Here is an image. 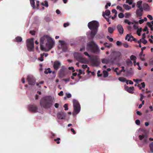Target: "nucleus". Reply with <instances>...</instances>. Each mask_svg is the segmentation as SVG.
Here are the masks:
<instances>
[{
    "label": "nucleus",
    "instance_id": "nucleus-37",
    "mask_svg": "<svg viewBox=\"0 0 153 153\" xmlns=\"http://www.w3.org/2000/svg\"><path fill=\"white\" fill-rule=\"evenodd\" d=\"M103 13L105 14V15L109 16L110 13V11L109 10H107L105 11V13Z\"/></svg>",
    "mask_w": 153,
    "mask_h": 153
},
{
    "label": "nucleus",
    "instance_id": "nucleus-1",
    "mask_svg": "<svg viewBox=\"0 0 153 153\" xmlns=\"http://www.w3.org/2000/svg\"><path fill=\"white\" fill-rule=\"evenodd\" d=\"M46 43V47L49 49V50L51 49L53 47L54 43L52 39L48 35H45L42 37L40 40V47L41 50L46 51L45 48L44 47L43 44Z\"/></svg>",
    "mask_w": 153,
    "mask_h": 153
},
{
    "label": "nucleus",
    "instance_id": "nucleus-9",
    "mask_svg": "<svg viewBox=\"0 0 153 153\" xmlns=\"http://www.w3.org/2000/svg\"><path fill=\"white\" fill-rule=\"evenodd\" d=\"M130 59L132 61H134V66L136 65H138V69L139 70H140L141 69V68L140 66L139 63V62H136V57L133 55H132L130 57Z\"/></svg>",
    "mask_w": 153,
    "mask_h": 153
},
{
    "label": "nucleus",
    "instance_id": "nucleus-29",
    "mask_svg": "<svg viewBox=\"0 0 153 153\" xmlns=\"http://www.w3.org/2000/svg\"><path fill=\"white\" fill-rule=\"evenodd\" d=\"M41 4L44 6H45L46 7H48V1H44V2H42L41 3Z\"/></svg>",
    "mask_w": 153,
    "mask_h": 153
},
{
    "label": "nucleus",
    "instance_id": "nucleus-45",
    "mask_svg": "<svg viewBox=\"0 0 153 153\" xmlns=\"http://www.w3.org/2000/svg\"><path fill=\"white\" fill-rule=\"evenodd\" d=\"M79 74H78L77 75H81L82 74H84L85 73L84 72L82 73V71L81 69H79L78 70Z\"/></svg>",
    "mask_w": 153,
    "mask_h": 153
},
{
    "label": "nucleus",
    "instance_id": "nucleus-42",
    "mask_svg": "<svg viewBox=\"0 0 153 153\" xmlns=\"http://www.w3.org/2000/svg\"><path fill=\"white\" fill-rule=\"evenodd\" d=\"M116 44L117 46H120L121 45H122V43L121 42H120L119 41H117L116 42Z\"/></svg>",
    "mask_w": 153,
    "mask_h": 153
},
{
    "label": "nucleus",
    "instance_id": "nucleus-62",
    "mask_svg": "<svg viewBox=\"0 0 153 153\" xmlns=\"http://www.w3.org/2000/svg\"><path fill=\"white\" fill-rule=\"evenodd\" d=\"M147 25L151 28L152 27V25L149 22H148L147 23Z\"/></svg>",
    "mask_w": 153,
    "mask_h": 153
},
{
    "label": "nucleus",
    "instance_id": "nucleus-59",
    "mask_svg": "<svg viewBox=\"0 0 153 153\" xmlns=\"http://www.w3.org/2000/svg\"><path fill=\"white\" fill-rule=\"evenodd\" d=\"M69 25V24L68 23H65L64 24H63V26L65 27H67V26H68Z\"/></svg>",
    "mask_w": 153,
    "mask_h": 153
},
{
    "label": "nucleus",
    "instance_id": "nucleus-35",
    "mask_svg": "<svg viewBox=\"0 0 153 153\" xmlns=\"http://www.w3.org/2000/svg\"><path fill=\"white\" fill-rule=\"evenodd\" d=\"M140 42L143 43L144 44H146L147 43V41L144 39H140Z\"/></svg>",
    "mask_w": 153,
    "mask_h": 153
},
{
    "label": "nucleus",
    "instance_id": "nucleus-17",
    "mask_svg": "<svg viewBox=\"0 0 153 153\" xmlns=\"http://www.w3.org/2000/svg\"><path fill=\"white\" fill-rule=\"evenodd\" d=\"M91 61L93 66H97L99 65V63L97 59H91Z\"/></svg>",
    "mask_w": 153,
    "mask_h": 153
},
{
    "label": "nucleus",
    "instance_id": "nucleus-40",
    "mask_svg": "<svg viewBox=\"0 0 153 153\" xmlns=\"http://www.w3.org/2000/svg\"><path fill=\"white\" fill-rule=\"evenodd\" d=\"M118 17L119 18H122L124 17V15L123 13H120L118 14Z\"/></svg>",
    "mask_w": 153,
    "mask_h": 153
},
{
    "label": "nucleus",
    "instance_id": "nucleus-23",
    "mask_svg": "<svg viewBox=\"0 0 153 153\" xmlns=\"http://www.w3.org/2000/svg\"><path fill=\"white\" fill-rule=\"evenodd\" d=\"M74 58H76L77 61H79L80 58L81 57V56L80 54L79 53H74Z\"/></svg>",
    "mask_w": 153,
    "mask_h": 153
},
{
    "label": "nucleus",
    "instance_id": "nucleus-64",
    "mask_svg": "<svg viewBox=\"0 0 153 153\" xmlns=\"http://www.w3.org/2000/svg\"><path fill=\"white\" fill-rule=\"evenodd\" d=\"M58 95L60 96H62L63 95V91H61L59 94Z\"/></svg>",
    "mask_w": 153,
    "mask_h": 153
},
{
    "label": "nucleus",
    "instance_id": "nucleus-14",
    "mask_svg": "<svg viewBox=\"0 0 153 153\" xmlns=\"http://www.w3.org/2000/svg\"><path fill=\"white\" fill-rule=\"evenodd\" d=\"M61 65L60 62L58 61H56L54 62L53 67L55 70H57L59 68Z\"/></svg>",
    "mask_w": 153,
    "mask_h": 153
},
{
    "label": "nucleus",
    "instance_id": "nucleus-11",
    "mask_svg": "<svg viewBox=\"0 0 153 153\" xmlns=\"http://www.w3.org/2000/svg\"><path fill=\"white\" fill-rule=\"evenodd\" d=\"M139 139L142 140L143 143H146L148 140V136L146 134H144L143 135H139Z\"/></svg>",
    "mask_w": 153,
    "mask_h": 153
},
{
    "label": "nucleus",
    "instance_id": "nucleus-47",
    "mask_svg": "<svg viewBox=\"0 0 153 153\" xmlns=\"http://www.w3.org/2000/svg\"><path fill=\"white\" fill-rule=\"evenodd\" d=\"M107 38L108 39V40L111 42H112L113 41V39L112 38H110L109 36H107Z\"/></svg>",
    "mask_w": 153,
    "mask_h": 153
},
{
    "label": "nucleus",
    "instance_id": "nucleus-39",
    "mask_svg": "<svg viewBox=\"0 0 153 153\" xmlns=\"http://www.w3.org/2000/svg\"><path fill=\"white\" fill-rule=\"evenodd\" d=\"M60 140V138H57L56 139H54V140L56 142V143L57 144H59L60 143V142L59 141Z\"/></svg>",
    "mask_w": 153,
    "mask_h": 153
},
{
    "label": "nucleus",
    "instance_id": "nucleus-55",
    "mask_svg": "<svg viewBox=\"0 0 153 153\" xmlns=\"http://www.w3.org/2000/svg\"><path fill=\"white\" fill-rule=\"evenodd\" d=\"M100 71H98L97 73V76L98 77H100L102 76V74H100Z\"/></svg>",
    "mask_w": 153,
    "mask_h": 153
},
{
    "label": "nucleus",
    "instance_id": "nucleus-26",
    "mask_svg": "<svg viewBox=\"0 0 153 153\" xmlns=\"http://www.w3.org/2000/svg\"><path fill=\"white\" fill-rule=\"evenodd\" d=\"M115 29H114L113 28L111 27H109L108 28V31L110 33H112Z\"/></svg>",
    "mask_w": 153,
    "mask_h": 153
},
{
    "label": "nucleus",
    "instance_id": "nucleus-19",
    "mask_svg": "<svg viewBox=\"0 0 153 153\" xmlns=\"http://www.w3.org/2000/svg\"><path fill=\"white\" fill-rule=\"evenodd\" d=\"M80 62L83 63H87L88 62V60L85 58L81 57L78 61Z\"/></svg>",
    "mask_w": 153,
    "mask_h": 153
},
{
    "label": "nucleus",
    "instance_id": "nucleus-34",
    "mask_svg": "<svg viewBox=\"0 0 153 153\" xmlns=\"http://www.w3.org/2000/svg\"><path fill=\"white\" fill-rule=\"evenodd\" d=\"M51 73V69L50 68H48L47 70H45L44 71V73L45 74H47L48 73Z\"/></svg>",
    "mask_w": 153,
    "mask_h": 153
},
{
    "label": "nucleus",
    "instance_id": "nucleus-22",
    "mask_svg": "<svg viewBox=\"0 0 153 153\" xmlns=\"http://www.w3.org/2000/svg\"><path fill=\"white\" fill-rule=\"evenodd\" d=\"M127 65L128 66H132L133 64L131 61L129 59H127L126 61Z\"/></svg>",
    "mask_w": 153,
    "mask_h": 153
},
{
    "label": "nucleus",
    "instance_id": "nucleus-27",
    "mask_svg": "<svg viewBox=\"0 0 153 153\" xmlns=\"http://www.w3.org/2000/svg\"><path fill=\"white\" fill-rule=\"evenodd\" d=\"M103 76L104 77H106L108 76V73L106 71H103Z\"/></svg>",
    "mask_w": 153,
    "mask_h": 153
},
{
    "label": "nucleus",
    "instance_id": "nucleus-54",
    "mask_svg": "<svg viewBox=\"0 0 153 153\" xmlns=\"http://www.w3.org/2000/svg\"><path fill=\"white\" fill-rule=\"evenodd\" d=\"M67 97L68 98H70L71 97V95L69 93H66V94Z\"/></svg>",
    "mask_w": 153,
    "mask_h": 153
},
{
    "label": "nucleus",
    "instance_id": "nucleus-13",
    "mask_svg": "<svg viewBox=\"0 0 153 153\" xmlns=\"http://www.w3.org/2000/svg\"><path fill=\"white\" fill-rule=\"evenodd\" d=\"M67 70L66 68H62L59 71V75L60 77H62L64 76L67 73H65Z\"/></svg>",
    "mask_w": 153,
    "mask_h": 153
},
{
    "label": "nucleus",
    "instance_id": "nucleus-53",
    "mask_svg": "<svg viewBox=\"0 0 153 153\" xmlns=\"http://www.w3.org/2000/svg\"><path fill=\"white\" fill-rule=\"evenodd\" d=\"M134 38L132 36L129 35V37L128 39V41H129L130 40H131V39H134Z\"/></svg>",
    "mask_w": 153,
    "mask_h": 153
},
{
    "label": "nucleus",
    "instance_id": "nucleus-28",
    "mask_svg": "<svg viewBox=\"0 0 153 153\" xmlns=\"http://www.w3.org/2000/svg\"><path fill=\"white\" fill-rule=\"evenodd\" d=\"M31 5L33 9L35 8V1L34 0H30Z\"/></svg>",
    "mask_w": 153,
    "mask_h": 153
},
{
    "label": "nucleus",
    "instance_id": "nucleus-25",
    "mask_svg": "<svg viewBox=\"0 0 153 153\" xmlns=\"http://www.w3.org/2000/svg\"><path fill=\"white\" fill-rule=\"evenodd\" d=\"M142 1H139L137 2V4H136V6L137 7L139 8H140L142 7L141 6V4H142Z\"/></svg>",
    "mask_w": 153,
    "mask_h": 153
},
{
    "label": "nucleus",
    "instance_id": "nucleus-4",
    "mask_svg": "<svg viewBox=\"0 0 153 153\" xmlns=\"http://www.w3.org/2000/svg\"><path fill=\"white\" fill-rule=\"evenodd\" d=\"M88 45L90 47V50L91 52L95 53L98 54L100 52V50L98 46L94 42L91 41L89 42Z\"/></svg>",
    "mask_w": 153,
    "mask_h": 153
},
{
    "label": "nucleus",
    "instance_id": "nucleus-21",
    "mask_svg": "<svg viewBox=\"0 0 153 153\" xmlns=\"http://www.w3.org/2000/svg\"><path fill=\"white\" fill-rule=\"evenodd\" d=\"M126 89L127 91L130 93H132L134 90V87H126Z\"/></svg>",
    "mask_w": 153,
    "mask_h": 153
},
{
    "label": "nucleus",
    "instance_id": "nucleus-8",
    "mask_svg": "<svg viewBox=\"0 0 153 153\" xmlns=\"http://www.w3.org/2000/svg\"><path fill=\"white\" fill-rule=\"evenodd\" d=\"M136 13L137 17H140L139 19H141V16L143 14V7H141L140 8L137 9L136 10Z\"/></svg>",
    "mask_w": 153,
    "mask_h": 153
},
{
    "label": "nucleus",
    "instance_id": "nucleus-10",
    "mask_svg": "<svg viewBox=\"0 0 153 153\" xmlns=\"http://www.w3.org/2000/svg\"><path fill=\"white\" fill-rule=\"evenodd\" d=\"M28 109L30 111L34 112H37V107L34 105H30L28 106Z\"/></svg>",
    "mask_w": 153,
    "mask_h": 153
},
{
    "label": "nucleus",
    "instance_id": "nucleus-63",
    "mask_svg": "<svg viewBox=\"0 0 153 153\" xmlns=\"http://www.w3.org/2000/svg\"><path fill=\"white\" fill-rule=\"evenodd\" d=\"M82 67L83 68V69H85L86 68H87L88 67V66H87V65H82Z\"/></svg>",
    "mask_w": 153,
    "mask_h": 153
},
{
    "label": "nucleus",
    "instance_id": "nucleus-32",
    "mask_svg": "<svg viewBox=\"0 0 153 153\" xmlns=\"http://www.w3.org/2000/svg\"><path fill=\"white\" fill-rule=\"evenodd\" d=\"M104 45L105 46V47L108 48H110L112 46L111 44H109L107 42L105 43L104 44Z\"/></svg>",
    "mask_w": 153,
    "mask_h": 153
},
{
    "label": "nucleus",
    "instance_id": "nucleus-36",
    "mask_svg": "<svg viewBox=\"0 0 153 153\" xmlns=\"http://www.w3.org/2000/svg\"><path fill=\"white\" fill-rule=\"evenodd\" d=\"M118 79L119 81L122 82H125L126 81V78L121 77L119 78Z\"/></svg>",
    "mask_w": 153,
    "mask_h": 153
},
{
    "label": "nucleus",
    "instance_id": "nucleus-18",
    "mask_svg": "<svg viewBox=\"0 0 153 153\" xmlns=\"http://www.w3.org/2000/svg\"><path fill=\"white\" fill-rule=\"evenodd\" d=\"M143 7L144 10L146 11L150 10V7L149 5L146 3H145L143 4Z\"/></svg>",
    "mask_w": 153,
    "mask_h": 153
},
{
    "label": "nucleus",
    "instance_id": "nucleus-3",
    "mask_svg": "<svg viewBox=\"0 0 153 153\" xmlns=\"http://www.w3.org/2000/svg\"><path fill=\"white\" fill-rule=\"evenodd\" d=\"M53 100L50 96L44 97L41 99L40 104L42 107L45 109L50 108L53 104Z\"/></svg>",
    "mask_w": 153,
    "mask_h": 153
},
{
    "label": "nucleus",
    "instance_id": "nucleus-57",
    "mask_svg": "<svg viewBox=\"0 0 153 153\" xmlns=\"http://www.w3.org/2000/svg\"><path fill=\"white\" fill-rule=\"evenodd\" d=\"M68 69L70 70H72V72H74L75 71V70L74 69V68L73 67H70L68 68Z\"/></svg>",
    "mask_w": 153,
    "mask_h": 153
},
{
    "label": "nucleus",
    "instance_id": "nucleus-44",
    "mask_svg": "<svg viewBox=\"0 0 153 153\" xmlns=\"http://www.w3.org/2000/svg\"><path fill=\"white\" fill-rule=\"evenodd\" d=\"M117 9L118 10H119L121 11H123L122 7L119 6H117Z\"/></svg>",
    "mask_w": 153,
    "mask_h": 153
},
{
    "label": "nucleus",
    "instance_id": "nucleus-24",
    "mask_svg": "<svg viewBox=\"0 0 153 153\" xmlns=\"http://www.w3.org/2000/svg\"><path fill=\"white\" fill-rule=\"evenodd\" d=\"M15 40V42H22V39L21 37L18 36L16 37Z\"/></svg>",
    "mask_w": 153,
    "mask_h": 153
},
{
    "label": "nucleus",
    "instance_id": "nucleus-7",
    "mask_svg": "<svg viewBox=\"0 0 153 153\" xmlns=\"http://www.w3.org/2000/svg\"><path fill=\"white\" fill-rule=\"evenodd\" d=\"M27 80L29 85H30L33 86L36 83V79L32 75L27 76Z\"/></svg>",
    "mask_w": 153,
    "mask_h": 153
},
{
    "label": "nucleus",
    "instance_id": "nucleus-41",
    "mask_svg": "<svg viewBox=\"0 0 153 153\" xmlns=\"http://www.w3.org/2000/svg\"><path fill=\"white\" fill-rule=\"evenodd\" d=\"M126 2L130 5L132 3V0H126Z\"/></svg>",
    "mask_w": 153,
    "mask_h": 153
},
{
    "label": "nucleus",
    "instance_id": "nucleus-52",
    "mask_svg": "<svg viewBox=\"0 0 153 153\" xmlns=\"http://www.w3.org/2000/svg\"><path fill=\"white\" fill-rule=\"evenodd\" d=\"M30 33L32 35L34 36L35 35V31L33 30L30 31Z\"/></svg>",
    "mask_w": 153,
    "mask_h": 153
},
{
    "label": "nucleus",
    "instance_id": "nucleus-15",
    "mask_svg": "<svg viewBox=\"0 0 153 153\" xmlns=\"http://www.w3.org/2000/svg\"><path fill=\"white\" fill-rule=\"evenodd\" d=\"M66 114L63 112H61L58 113L57 118L59 119H65Z\"/></svg>",
    "mask_w": 153,
    "mask_h": 153
},
{
    "label": "nucleus",
    "instance_id": "nucleus-50",
    "mask_svg": "<svg viewBox=\"0 0 153 153\" xmlns=\"http://www.w3.org/2000/svg\"><path fill=\"white\" fill-rule=\"evenodd\" d=\"M147 17L150 19L151 20H152L153 19V18L152 16L150 15H148Z\"/></svg>",
    "mask_w": 153,
    "mask_h": 153
},
{
    "label": "nucleus",
    "instance_id": "nucleus-6",
    "mask_svg": "<svg viewBox=\"0 0 153 153\" xmlns=\"http://www.w3.org/2000/svg\"><path fill=\"white\" fill-rule=\"evenodd\" d=\"M74 111L76 114H77L80 111L81 109L80 105L78 101L76 100H73Z\"/></svg>",
    "mask_w": 153,
    "mask_h": 153
},
{
    "label": "nucleus",
    "instance_id": "nucleus-5",
    "mask_svg": "<svg viewBox=\"0 0 153 153\" xmlns=\"http://www.w3.org/2000/svg\"><path fill=\"white\" fill-rule=\"evenodd\" d=\"M26 45L29 51H33L34 50L33 39L31 38L27 39L26 41Z\"/></svg>",
    "mask_w": 153,
    "mask_h": 153
},
{
    "label": "nucleus",
    "instance_id": "nucleus-43",
    "mask_svg": "<svg viewBox=\"0 0 153 153\" xmlns=\"http://www.w3.org/2000/svg\"><path fill=\"white\" fill-rule=\"evenodd\" d=\"M43 56L44 55H43V54H41V57L39 59V60L41 62L43 61Z\"/></svg>",
    "mask_w": 153,
    "mask_h": 153
},
{
    "label": "nucleus",
    "instance_id": "nucleus-30",
    "mask_svg": "<svg viewBox=\"0 0 153 153\" xmlns=\"http://www.w3.org/2000/svg\"><path fill=\"white\" fill-rule=\"evenodd\" d=\"M150 151L152 153H153V142H152L149 145Z\"/></svg>",
    "mask_w": 153,
    "mask_h": 153
},
{
    "label": "nucleus",
    "instance_id": "nucleus-58",
    "mask_svg": "<svg viewBox=\"0 0 153 153\" xmlns=\"http://www.w3.org/2000/svg\"><path fill=\"white\" fill-rule=\"evenodd\" d=\"M136 123L138 125H139L140 124V121L139 120H137L135 121Z\"/></svg>",
    "mask_w": 153,
    "mask_h": 153
},
{
    "label": "nucleus",
    "instance_id": "nucleus-51",
    "mask_svg": "<svg viewBox=\"0 0 153 153\" xmlns=\"http://www.w3.org/2000/svg\"><path fill=\"white\" fill-rule=\"evenodd\" d=\"M140 101L143 100V99L144 97V96L142 94H140Z\"/></svg>",
    "mask_w": 153,
    "mask_h": 153
},
{
    "label": "nucleus",
    "instance_id": "nucleus-48",
    "mask_svg": "<svg viewBox=\"0 0 153 153\" xmlns=\"http://www.w3.org/2000/svg\"><path fill=\"white\" fill-rule=\"evenodd\" d=\"M65 108V110L66 111L68 110V104H65L63 106Z\"/></svg>",
    "mask_w": 153,
    "mask_h": 153
},
{
    "label": "nucleus",
    "instance_id": "nucleus-2",
    "mask_svg": "<svg viewBox=\"0 0 153 153\" xmlns=\"http://www.w3.org/2000/svg\"><path fill=\"white\" fill-rule=\"evenodd\" d=\"M99 26L98 22L96 21H93L88 23V27L90 30H91L89 35V39H93L97 33Z\"/></svg>",
    "mask_w": 153,
    "mask_h": 153
},
{
    "label": "nucleus",
    "instance_id": "nucleus-46",
    "mask_svg": "<svg viewBox=\"0 0 153 153\" xmlns=\"http://www.w3.org/2000/svg\"><path fill=\"white\" fill-rule=\"evenodd\" d=\"M144 54H143V55H142V56H140V59L142 61L145 60V59L144 58Z\"/></svg>",
    "mask_w": 153,
    "mask_h": 153
},
{
    "label": "nucleus",
    "instance_id": "nucleus-49",
    "mask_svg": "<svg viewBox=\"0 0 153 153\" xmlns=\"http://www.w3.org/2000/svg\"><path fill=\"white\" fill-rule=\"evenodd\" d=\"M112 12L113 13H114V15H117V11L115 9H113L112 10Z\"/></svg>",
    "mask_w": 153,
    "mask_h": 153
},
{
    "label": "nucleus",
    "instance_id": "nucleus-33",
    "mask_svg": "<svg viewBox=\"0 0 153 153\" xmlns=\"http://www.w3.org/2000/svg\"><path fill=\"white\" fill-rule=\"evenodd\" d=\"M102 63L104 64H107L109 62V60L108 59H104L102 60Z\"/></svg>",
    "mask_w": 153,
    "mask_h": 153
},
{
    "label": "nucleus",
    "instance_id": "nucleus-61",
    "mask_svg": "<svg viewBox=\"0 0 153 153\" xmlns=\"http://www.w3.org/2000/svg\"><path fill=\"white\" fill-rule=\"evenodd\" d=\"M102 16L104 17V18H105L106 19V21L108 22H109V19L108 18H106L105 16V14L103 13H102Z\"/></svg>",
    "mask_w": 153,
    "mask_h": 153
},
{
    "label": "nucleus",
    "instance_id": "nucleus-12",
    "mask_svg": "<svg viewBox=\"0 0 153 153\" xmlns=\"http://www.w3.org/2000/svg\"><path fill=\"white\" fill-rule=\"evenodd\" d=\"M59 42L60 43L62 51L64 52L66 51L67 50V48L65 42L63 41L59 40Z\"/></svg>",
    "mask_w": 153,
    "mask_h": 153
},
{
    "label": "nucleus",
    "instance_id": "nucleus-60",
    "mask_svg": "<svg viewBox=\"0 0 153 153\" xmlns=\"http://www.w3.org/2000/svg\"><path fill=\"white\" fill-rule=\"evenodd\" d=\"M84 54L86 56H88V57H90V56L89 55V54L88 53V52H85L84 53Z\"/></svg>",
    "mask_w": 153,
    "mask_h": 153
},
{
    "label": "nucleus",
    "instance_id": "nucleus-38",
    "mask_svg": "<svg viewBox=\"0 0 153 153\" xmlns=\"http://www.w3.org/2000/svg\"><path fill=\"white\" fill-rule=\"evenodd\" d=\"M142 31V29L141 28L140 29H138L137 31V33L138 36H140L141 35L140 33Z\"/></svg>",
    "mask_w": 153,
    "mask_h": 153
},
{
    "label": "nucleus",
    "instance_id": "nucleus-56",
    "mask_svg": "<svg viewBox=\"0 0 153 153\" xmlns=\"http://www.w3.org/2000/svg\"><path fill=\"white\" fill-rule=\"evenodd\" d=\"M122 44L123 45V46L126 48H127L129 46L128 45L127 43H123Z\"/></svg>",
    "mask_w": 153,
    "mask_h": 153
},
{
    "label": "nucleus",
    "instance_id": "nucleus-20",
    "mask_svg": "<svg viewBox=\"0 0 153 153\" xmlns=\"http://www.w3.org/2000/svg\"><path fill=\"white\" fill-rule=\"evenodd\" d=\"M114 54L116 56L114 59V60L119 59L121 57V54L120 52H116Z\"/></svg>",
    "mask_w": 153,
    "mask_h": 153
},
{
    "label": "nucleus",
    "instance_id": "nucleus-16",
    "mask_svg": "<svg viewBox=\"0 0 153 153\" xmlns=\"http://www.w3.org/2000/svg\"><path fill=\"white\" fill-rule=\"evenodd\" d=\"M117 29L120 34H123L124 32V29L121 25L120 24L118 25L117 26Z\"/></svg>",
    "mask_w": 153,
    "mask_h": 153
},
{
    "label": "nucleus",
    "instance_id": "nucleus-31",
    "mask_svg": "<svg viewBox=\"0 0 153 153\" xmlns=\"http://www.w3.org/2000/svg\"><path fill=\"white\" fill-rule=\"evenodd\" d=\"M123 7L126 10H129L131 8V7L129 6L126 4H124L123 5Z\"/></svg>",
    "mask_w": 153,
    "mask_h": 153
}]
</instances>
